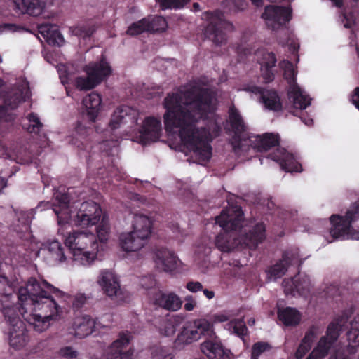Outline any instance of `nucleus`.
Wrapping results in <instances>:
<instances>
[{"mask_svg":"<svg viewBox=\"0 0 359 359\" xmlns=\"http://www.w3.org/2000/svg\"><path fill=\"white\" fill-rule=\"evenodd\" d=\"M182 320V319L178 315L172 316L169 318H163L158 320L156 327L162 336L171 337L175 333Z\"/></svg>","mask_w":359,"mask_h":359,"instance_id":"f704fd0d","label":"nucleus"},{"mask_svg":"<svg viewBox=\"0 0 359 359\" xmlns=\"http://www.w3.org/2000/svg\"><path fill=\"white\" fill-rule=\"evenodd\" d=\"M274 161L278 162L281 168L287 172H300L302 165L296 161L292 154L288 153L284 148L278 147L276 152L269 154Z\"/></svg>","mask_w":359,"mask_h":359,"instance_id":"cd10ccee","label":"nucleus"},{"mask_svg":"<svg viewBox=\"0 0 359 359\" xmlns=\"http://www.w3.org/2000/svg\"><path fill=\"white\" fill-rule=\"evenodd\" d=\"M65 302L70 297L46 280L39 282L34 278L28 280L18 290V300L21 304L23 318L33 326L35 331L43 332L50 325L58 320L62 310L50 294Z\"/></svg>","mask_w":359,"mask_h":359,"instance_id":"f03ea898","label":"nucleus"},{"mask_svg":"<svg viewBox=\"0 0 359 359\" xmlns=\"http://www.w3.org/2000/svg\"><path fill=\"white\" fill-rule=\"evenodd\" d=\"M162 9L183 8L190 0H156Z\"/></svg>","mask_w":359,"mask_h":359,"instance_id":"49530a36","label":"nucleus"},{"mask_svg":"<svg viewBox=\"0 0 359 359\" xmlns=\"http://www.w3.org/2000/svg\"><path fill=\"white\" fill-rule=\"evenodd\" d=\"M87 129L81 123H78L74 134L69 137V142L80 149H87Z\"/></svg>","mask_w":359,"mask_h":359,"instance_id":"ea45409f","label":"nucleus"},{"mask_svg":"<svg viewBox=\"0 0 359 359\" xmlns=\"http://www.w3.org/2000/svg\"><path fill=\"white\" fill-rule=\"evenodd\" d=\"M278 317L286 326H296L299 323L301 320L300 313L295 309L290 307L279 310Z\"/></svg>","mask_w":359,"mask_h":359,"instance_id":"4c0bfd02","label":"nucleus"},{"mask_svg":"<svg viewBox=\"0 0 359 359\" xmlns=\"http://www.w3.org/2000/svg\"><path fill=\"white\" fill-rule=\"evenodd\" d=\"M88 299L86 294L82 293L76 294L73 301V306L76 308H80L84 305Z\"/></svg>","mask_w":359,"mask_h":359,"instance_id":"603ef678","label":"nucleus"},{"mask_svg":"<svg viewBox=\"0 0 359 359\" xmlns=\"http://www.w3.org/2000/svg\"><path fill=\"white\" fill-rule=\"evenodd\" d=\"M29 97V88L26 81L21 80L8 92L0 93V121H11L13 118L11 111L16 109L19 104Z\"/></svg>","mask_w":359,"mask_h":359,"instance_id":"1a4fd4ad","label":"nucleus"},{"mask_svg":"<svg viewBox=\"0 0 359 359\" xmlns=\"http://www.w3.org/2000/svg\"><path fill=\"white\" fill-rule=\"evenodd\" d=\"M38 253L48 264L53 265L66 259L64 248L57 240H50L43 243Z\"/></svg>","mask_w":359,"mask_h":359,"instance_id":"a211bd4d","label":"nucleus"},{"mask_svg":"<svg viewBox=\"0 0 359 359\" xmlns=\"http://www.w3.org/2000/svg\"><path fill=\"white\" fill-rule=\"evenodd\" d=\"M152 359H173L170 350L165 347H156L152 351Z\"/></svg>","mask_w":359,"mask_h":359,"instance_id":"09e8293b","label":"nucleus"},{"mask_svg":"<svg viewBox=\"0 0 359 359\" xmlns=\"http://www.w3.org/2000/svg\"><path fill=\"white\" fill-rule=\"evenodd\" d=\"M348 318V312H344L330 323L327 328L326 335L320 339L317 346L306 359H324L337 340L343 327L347 325Z\"/></svg>","mask_w":359,"mask_h":359,"instance_id":"9d476101","label":"nucleus"},{"mask_svg":"<svg viewBox=\"0 0 359 359\" xmlns=\"http://www.w3.org/2000/svg\"><path fill=\"white\" fill-rule=\"evenodd\" d=\"M154 261L159 270L165 272L173 271L177 264V258L173 252L164 248L156 250Z\"/></svg>","mask_w":359,"mask_h":359,"instance_id":"a878e982","label":"nucleus"},{"mask_svg":"<svg viewBox=\"0 0 359 359\" xmlns=\"http://www.w3.org/2000/svg\"><path fill=\"white\" fill-rule=\"evenodd\" d=\"M246 90L259 95V101L267 109L274 111H278L282 109L280 97L276 91L266 90L255 86H248Z\"/></svg>","mask_w":359,"mask_h":359,"instance_id":"4be33fe9","label":"nucleus"},{"mask_svg":"<svg viewBox=\"0 0 359 359\" xmlns=\"http://www.w3.org/2000/svg\"><path fill=\"white\" fill-rule=\"evenodd\" d=\"M215 334L213 322L205 318L195 319L183 325L175 340V346L181 348L197 341L202 337L209 339Z\"/></svg>","mask_w":359,"mask_h":359,"instance_id":"0eeeda50","label":"nucleus"},{"mask_svg":"<svg viewBox=\"0 0 359 359\" xmlns=\"http://www.w3.org/2000/svg\"><path fill=\"white\" fill-rule=\"evenodd\" d=\"M120 245L126 252H135L140 250L145 244L146 241L140 238L132 231L123 233L119 237Z\"/></svg>","mask_w":359,"mask_h":359,"instance_id":"473e14b6","label":"nucleus"},{"mask_svg":"<svg viewBox=\"0 0 359 359\" xmlns=\"http://www.w3.org/2000/svg\"><path fill=\"white\" fill-rule=\"evenodd\" d=\"M151 220L142 214L134 215L133 222V231L144 240H147L151 234Z\"/></svg>","mask_w":359,"mask_h":359,"instance_id":"72a5a7b5","label":"nucleus"},{"mask_svg":"<svg viewBox=\"0 0 359 359\" xmlns=\"http://www.w3.org/2000/svg\"><path fill=\"white\" fill-rule=\"evenodd\" d=\"M208 319L210 320H211L212 322H213V325H214L215 323H217V322L222 323V322L227 321L229 319V317L224 313H219V314H215Z\"/></svg>","mask_w":359,"mask_h":359,"instance_id":"6e6d98bb","label":"nucleus"},{"mask_svg":"<svg viewBox=\"0 0 359 359\" xmlns=\"http://www.w3.org/2000/svg\"><path fill=\"white\" fill-rule=\"evenodd\" d=\"M87 76H79L75 85L80 90H88L94 88L111 73V69L107 60L102 57L99 62L89 63L85 67Z\"/></svg>","mask_w":359,"mask_h":359,"instance_id":"f8f14e48","label":"nucleus"},{"mask_svg":"<svg viewBox=\"0 0 359 359\" xmlns=\"http://www.w3.org/2000/svg\"><path fill=\"white\" fill-rule=\"evenodd\" d=\"M217 99L212 91L192 85L168 93L163 105L165 129L178 133L184 144L193 151L198 163L210 160L212 147L209 130L198 123L216 109Z\"/></svg>","mask_w":359,"mask_h":359,"instance_id":"f257e3e1","label":"nucleus"},{"mask_svg":"<svg viewBox=\"0 0 359 359\" xmlns=\"http://www.w3.org/2000/svg\"><path fill=\"white\" fill-rule=\"evenodd\" d=\"M344 18L346 19V22L344 23V26L346 28H351L352 26V22L348 19H346V16L344 15Z\"/></svg>","mask_w":359,"mask_h":359,"instance_id":"0e129e2a","label":"nucleus"},{"mask_svg":"<svg viewBox=\"0 0 359 359\" xmlns=\"http://www.w3.org/2000/svg\"><path fill=\"white\" fill-rule=\"evenodd\" d=\"M323 332V328L320 326L313 325L306 332L302 339L295 354L297 359H302L311 348L312 343L316 337Z\"/></svg>","mask_w":359,"mask_h":359,"instance_id":"2f4dec72","label":"nucleus"},{"mask_svg":"<svg viewBox=\"0 0 359 359\" xmlns=\"http://www.w3.org/2000/svg\"><path fill=\"white\" fill-rule=\"evenodd\" d=\"M148 24V32H162L167 27V22L161 16H154L146 18Z\"/></svg>","mask_w":359,"mask_h":359,"instance_id":"79ce46f5","label":"nucleus"},{"mask_svg":"<svg viewBox=\"0 0 359 359\" xmlns=\"http://www.w3.org/2000/svg\"><path fill=\"white\" fill-rule=\"evenodd\" d=\"M227 329L238 337H243L247 334L248 329L243 319H235L227 325Z\"/></svg>","mask_w":359,"mask_h":359,"instance_id":"37998d69","label":"nucleus"},{"mask_svg":"<svg viewBox=\"0 0 359 359\" xmlns=\"http://www.w3.org/2000/svg\"><path fill=\"white\" fill-rule=\"evenodd\" d=\"M65 243L72 252L74 260L82 265L91 263L97 252L95 236L87 231L69 233Z\"/></svg>","mask_w":359,"mask_h":359,"instance_id":"423d86ee","label":"nucleus"},{"mask_svg":"<svg viewBox=\"0 0 359 359\" xmlns=\"http://www.w3.org/2000/svg\"><path fill=\"white\" fill-rule=\"evenodd\" d=\"M346 335L348 341V352L353 354L358 351L359 347V315L351 323V329Z\"/></svg>","mask_w":359,"mask_h":359,"instance_id":"e433bc0d","label":"nucleus"},{"mask_svg":"<svg viewBox=\"0 0 359 359\" xmlns=\"http://www.w3.org/2000/svg\"><path fill=\"white\" fill-rule=\"evenodd\" d=\"M185 302H193V303L196 302V301L194 299V298L191 295L187 296L185 297Z\"/></svg>","mask_w":359,"mask_h":359,"instance_id":"774afa93","label":"nucleus"},{"mask_svg":"<svg viewBox=\"0 0 359 359\" xmlns=\"http://www.w3.org/2000/svg\"><path fill=\"white\" fill-rule=\"evenodd\" d=\"M284 292L286 295L306 296L310 292L311 283L307 276L302 278L294 277V279H284L283 281Z\"/></svg>","mask_w":359,"mask_h":359,"instance_id":"5701e85b","label":"nucleus"},{"mask_svg":"<svg viewBox=\"0 0 359 359\" xmlns=\"http://www.w3.org/2000/svg\"><path fill=\"white\" fill-rule=\"evenodd\" d=\"M279 136L273 133H265L262 135H248L244 148L248 150L249 146L257 151H265L278 145Z\"/></svg>","mask_w":359,"mask_h":359,"instance_id":"412c9836","label":"nucleus"},{"mask_svg":"<svg viewBox=\"0 0 359 359\" xmlns=\"http://www.w3.org/2000/svg\"><path fill=\"white\" fill-rule=\"evenodd\" d=\"M301 119L302 121L307 126H312L313 121L311 118H305L303 116V114L301 116Z\"/></svg>","mask_w":359,"mask_h":359,"instance_id":"680f3d73","label":"nucleus"},{"mask_svg":"<svg viewBox=\"0 0 359 359\" xmlns=\"http://www.w3.org/2000/svg\"><path fill=\"white\" fill-rule=\"evenodd\" d=\"M262 57L259 60L261 72L265 83H269L274 79V74L272 68L276 63L275 54L272 52L259 51L258 53Z\"/></svg>","mask_w":359,"mask_h":359,"instance_id":"7c9ffc66","label":"nucleus"},{"mask_svg":"<svg viewBox=\"0 0 359 359\" xmlns=\"http://www.w3.org/2000/svg\"><path fill=\"white\" fill-rule=\"evenodd\" d=\"M27 119L29 123L27 125L25 124L23 128L30 133H38L43 127V124L40 121L38 116L34 113H31L28 115Z\"/></svg>","mask_w":359,"mask_h":359,"instance_id":"c03bdc74","label":"nucleus"},{"mask_svg":"<svg viewBox=\"0 0 359 359\" xmlns=\"http://www.w3.org/2000/svg\"><path fill=\"white\" fill-rule=\"evenodd\" d=\"M229 123L231 130L234 133L232 140L234 151L237 153L240 150L245 151L246 149L244 147L248 140V137L245 136L247 126L241 114L234 107L229 109Z\"/></svg>","mask_w":359,"mask_h":359,"instance_id":"2eb2a0df","label":"nucleus"},{"mask_svg":"<svg viewBox=\"0 0 359 359\" xmlns=\"http://www.w3.org/2000/svg\"><path fill=\"white\" fill-rule=\"evenodd\" d=\"M22 28L13 23H3L0 25V33L19 32Z\"/></svg>","mask_w":359,"mask_h":359,"instance_id":"3c124183","label":"nucleus"},{"mask_svg":"<svg viewBox=\"0 0 359 359\" xmlns=\"http://www.w3.org/2000/svg\"><path fill=\"white\" fill-rule=\"evenodd\" d=\"M331 1L333 2V4H334L335 6L337 7H341L343 3H342V1L341 0H330Z\"/></svg>","mask_w":359,"mask_h":359,"instance_id":"69168bd1","label":"nucleus"},{"mask_svg":"<svg viewBox=\"0 0 359 359\" xmlns=\"http://www.w3.org/2000/svg\"><path fill=\"white\" fill-rule=\"evenodd\" d=\"M154 301V304L158 306L172 312L180 310L183 303L181 298L175 293H164L161 291L155 294Z\"/></svg>","mask_w":359,"mask_h":359,"instance_id":"c85d7f7f","label":"nucleus"},{"mask_svg":"<svg viewBox=\"0 0 359 359\" xmlns=\"http://www.w3.org/2000/svg\"><path fill=\"white\" fill-rule=\"evenodd\" d=\"M98 326L96 320L88 315L76 317L72 324L74 334L80 339L91 334Z\"/></svg>","mask_w":359,"mask_h":359,"instance_id":"bb28decb","label":"nucleus"},{"mask_svg":"<svg viewBox=\"0 0 359 359\" xmlns=\"http://www.w3.org/2000/svg\"><path fill=\"white\" fill-rule=\"evenodd\" d=\"M48 0H13L15 9L20 13L37 16L41 13Z\"/></svg>","mask_w":359,"mask_h":359,"instance_id":"c756f323","label":"nucleus"},{"mask_svg":"<svg viewBox=\"0 0 359 359\" xmlns=\"http://www.w3.org/2000/svg\"><path fill=\"white\" fill-rule=\"evenodd\" d=\"M102 292L111 299H123L118 276L111 270H101L97 280Z\"/></svg>","mask_w":359,"mask_h":359,"instance_id":"dca6fc26","label":"nucleus"},{"mask_svg":"<svg viewBox=\"0 0 359 359\" xmlns=\"http://www.w3.org/2000/svg\"><path fill=\"white\" fill-rule=\"evenodd\" d=\"M6 185L5 180L0 177V191Z\"/></svg>","mask_w":359,"mask_h":359,"instance_id":"338daca9","label":"nucleus"},{"mask_svg":"<svg viewBox=\"0 0 359 359\" xmlns=\"http://www.w3.org/2000/svg\"><path fill=\"white\" fill-rule=\"evenodd\" d=\"M235 8L237 10H243L245 6L244 0H233Z\"/></svg>","mask_w":359,"mask_h":359,"instance_id":"13d9d810","label":"nucleus"},{"mask_svg":"<svg viewBox=\"0 0 359 359\" xmlns=\"http://www.w3.org/2000/svg\"><path fill=\"white\" fill-rule=\"evenodd\" d=\"M283 70V76L287 80L289 89L288 97L297 109H306L311 104V99L296 83L297 71L293 65L288 60H283L279 63Z\"/></svg>","mask_w":359,"mask_h":359,"instance_id":"ddd939ff","label":"nucleus"},{"mask_svg":"<svg viewBox=\"0 0 359 359\" xmlns=\"http://www.w3.org/2000/svg\"><path fill=\"white\" fill-rule=\"evenodd\" d=\"M302 262L299 259L298 250H292L283 253L282 259L267 271L269 278L276 280L285 274L290 266H300Z\"/></svg>","mask_w":359,"mask_h":359,"instance_id":"f3484780","label":"nucleus"},{"mask_svg":"<svg viewBox=\"0 0 359 359\" xmlns=\"http://www.w3.org/2000/svg\"><path fill=\"white\" fill-rule=\"evenodd\" d=\"M148 24L147 19L143 18L136 22L133 23L128 29L127 34L131 36H135L142 34L144 32H148Z\"/></svg>","mask_w":359,"mask_h":359,"instance_id":"a18cd8bd","label":"nucleus"},{"mask_svg":"<svg viewBox=\"0 0 359 359\" xmlns=\"http://www.w3.org/2000/svg\"><path fill=\"white\" fill-rule=\"evenodd\" d=\"M352 102L359 109V87H357L354 90V94L352 97Z\"/></svg>","mask_w":359,"mask_h":359,"instance_id":"4d7b16f0","label":"nucleus"},{"mask_svg":"<svg viewBox=\"0 0 359 359\" xmlns=\"http://www.w3.org/2000/svg\"><path fill=\"white\" fill-rule=\"evenodd\" d=\"M140 133V142L143 144L157 141L162 133L161 119L152 116L146 118Z\"/></svg>","mask_w":359,"mask_h":359,"instance_id":"aec40b11","label":"nucleus"},{"mask_svg":"<svg viewBox=\"0 0 359 359\" xmlns=\"http://www.w3.org/2000/svg\"><path fill=\"white\" fill-rule=\"evenodd\" d=\"M186 288L191 292H197L203 290V285L198 281H190L187 283Z\"/></svg>","mask_w":359,"mask_h":359,"instance_id":"5fc2aeb1","label":"nucleus"},{"mask_svg":"<svg viewBox=\"0 0 359 359\" xmlns=\"http://www.w3.org/2000/svg\"><path fill=\"white\" fill-rule=\"evenodd\" d=\"M243 212L238 205H231L215 217L216 223L224 230L215 239L216 247L222 252H228L238 245L249 248L256 246L265 238V226L262 223L255 225L252 231L237 238L236 231L241 226Z\"/></svg>","mask_w":359,"mask_h":359,"instance_id":"7ed1b4c3","label":"nucleus"},{"mask_svg":"<svg viewBox=\"0 0 359 359\" xmlns=\"http://www.w3.org/2000/svg\"><path fill=\"white\" fill-rule=\"evenodd\" d=\"M14 282L2 272L0 264V310L8 325V343L15 349H21L28 343L29 338L25 323L20 319L17 308L4 304L2 298L8 299L14 291Z\"/></svg>","mask_w":359,"mask_h":359,"instance_id":"39448f33","label":"nucleus"},{"mask_svg":"<svg viewBox=\"0 0 359 359\" xmlns=\"http://www.w3.org/2000/svg\"><path fill=\"white\" fill-rule=\"evenodd\" d=\"M271 349V346L266 342L255 343L252 348L251 359H258L261 353Z\"/></svg>","mask_w":359,"mask_h":359,"instance_id":"de8ad7c7","label":"nucleus"},{"mask_svg":"<svg viewBox=\"0 0 359 359\" xmlns=\"http://www.w3.org/2000/svg\"><path fill=\"white\" fill-rule=\"evenodd\" d=\"M203 292L204 295L208 299H212L215 297V292L212 290H208L207 289L203 290Z\"/></svg>","mask_w":359,"mask_h":359,"instance_id":"052dcab7","label":"nucleus"},{"mask_svg":"<svg viewBox=\"0 0 359 359\" xmlns=\"http://www.w3.org/2000/svg\"><path fill=\"white\" fill-rule=\"evenodd\" d=\"M292 16V10L289 7L270 5L265 7L262 18L268 28L276 30L289 22Z\"/></svg>","mask_w":359,"mask_h":359,"instance_id":"4468645a","label":"nucleus"},{"mask_svg":"<svg viewBox=\"0 0 359 359\" xmlns=\"http://www.w3.org/2000/svg\"><path fill=\"white\" fill-rule=\"evenodd\" d=\"M137 111L128 106H121L117 108L109 122V128L115 130L121 127V124L130 123L134 125L137 122Z\"/></svg>","mask_w":359,"mask_h":359,"instance_id":"393cba45","label":"nucleus"},{"mask_svg":"<svg viewBox=\"0 0 359 359\" xmlns=\"http://www.w3.org/2000/svg\"><path fill=\"white\" fill-rule=\"evenodd\" d=\"M200 347L208 359H230L228 351L224 348L220 339L215 334L206 339Z\"/></svg>","mask_w":359,"mask_h":359,"instance_id":"b1692460","label":"nucleus"},{"mask_svg":"<svg viewBox=\"0 0 359 359\" xmlns=\"http://www.w3.org/2000/svg\"><path fill=\"white\" fill-rule=\"evenodd\" d=\"M60 354L67 358H74L77 356V351L72 347L67 346L60 349Z\"/></svg>","mask_w":359,"mask_h":359,"instance_id":"864d4df0","label":"nucleus"},{"mask_svg":"<svg viewBox=\"0 0 359 359\" xmlns=\"http://www.w3.org/2000/svg\"><path fill=\"white\" fill-rule=\"evenodd\" d=\"M39 31L50 44L57 46L62 44L63 37L53 26L41 25L39 27Z\"/></svg>","mask_w":359,"mask_h":359,"instance_id":"58836bf2","label":"nucleus"},{"mask_svg":"<svg viewBox=\"0 0 359 359\" xmlns=\"http://www.w3.org/2000/svg\"><path fill=\"white\" fill-rule=\"evenodd\" d=\"M95 31V27L92 22L79 24L75 27H70L72 34L81 37H90Z\"/></svg>","mask_w":359,"mask_h":359,"instance_id":"a19ab883","label":"nucleus"},{"mask_svg":"<svg viewBox=\"0 0 359 359\" xmlns=\"http://www.w3.org/2000/svg\"><path fill=\"white\" fill-rule=\"evenodd\" d=\"M330 233L334 239H359V231L353 230L351 224L359 219V201L355 202L344 217L332 215Z\"/></svg>","mask_w":359,"mask_h":359,"instance_id":"6e6552de","label":"nucleus"},{"mask_svg":"<svg viewBox=\"0 0 359 359\" xmlns=\"http://www.w3.org/2000/svg\"><path fill=\"white\" fill-rule=\"evenodd\" d=\"M208 24L204 34L207 39L217 46H221L227 41V34L233 30V25L226 20L220 11L208 12Z\"/></svg>","mask_w":359,"mask_h":359,"instance_id":"9b49d317","label":"nucleus"},{"mask_svg":"<svg viewBox=\"0 0 359 359\" xmlns=\"http://www.w3.org/2000/svg\"><path fill=\"white\" fill-rule=\"evenodd\" d=\"M51 208L57 217L58 225L62 226L73 219L74 224L81 226H89L96 224L102 214L100 205L93 201H86L80 204L74 214V205L70 204L68 194L57 191L54 194L51 203L41 202L37 209L43 210Z\"/></svg>","mask_w":359,"mask_h":359,"instance_id":"20e7f679","label":"nucleus"},{"mask_svg":"<svg viewBox=\"0 0 359 359\" xmlns=\"http://www.w3.org/2000/svg\"><path fill=\"white\" fill-rule=\"evenodd\" d=\"M102 100L99 94L92 93L86 96L83 100L87 115L91 121H95L100 111Z\"/></svg>","mask_w":359,"mask_h":359,"instance_id":"c9c22d12","label":"nucleus"},{"mask_svg":"<svg viewBox=\"0 0 359 359\" xmlns=\"http://www.w3.org/2000/svg\"><path fill=\"white\" fill-rule=\"evenodd\" d=\"M196 305H197L196 302H194V303L193 302H185L184 309L187 311H191L195 309Z\"/></svg>","mask_w":359,"mask_h":359,"instance_id":"bf43d9fd","label":"nucleus"},{"mask_svg":"<svg viewBox=\"0 0 359 359\" xmlns=\"http://www.w3.org/2000/svg\"><path fill=\"white\" fill-rule=\"evenodd\" d=\"M330 359H347V358L342 354H334V355H332L330 356Z\"/></svg>","mask_w":359,"mask_h":359,"instance_id":"e2e57ef3","label":"nucleus"},{"mask_svg":"<svg viewBox=\"0 0 359 359\" xmlns=\"http://www.w3.org/2000/svg\"><path fill=\"white\" fill-rule=\"evenodd\" d=\"M109 232V224L107 223V222L103 219L97 229V233L99 240L101 242H105L108 239Z\"/></svg>","mask_w":359,"mask_h":359,"instance_id":"8fccbe9b","label":"nucleus"},{"mask_svg":"<svg viewBox=\"0 0 359 359\" xmlns=\"http://www.w3.org/2000/svg\"><path fill=\"white\" fill-rule=\"evenodd\" d=\"M129 334H122L108 348L107 359H134L133 350L129 348Z\"/></svg>","mask_w":359,"mask_h":359,"instance_id":"6ab92c4d","label":"nucleus"}]
</instances>
